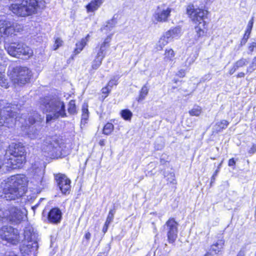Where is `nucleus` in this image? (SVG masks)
I'll use <instances>...</instances> for the list:
<instances>
[{
	"label": "nucleus",
	"instance_id": "obj_48",
	"mask_svg": "<svg viewBox=\"0 0 256 256\" xmlns=\"http://www.w3.org/2000/svg\"><path fill=\"white\" fill-rule=\"evenodd\" d=\"M114 213H115L114 210H110L109 212V213L107 216L106 220L112 222L113 220L114 217Z\"/></svg>",
	"mask_w": 256,
	"mask_h": 256
},
{
	"label": "nucleus",
	"instance_id": "obj_38",
	"mask_svg": "<svg viewBox=\"0 0 256 256\" xmlns=\"http://www.w3.org/2000/svg\"><path fill=\"white\" fill-rule=\"evenodd\" d=\"M38 130L34 128V127L30 128L29 132L28 133V136L31 139L36 138L38 136Z\"/></svg>",
	"mask_w": 256,
	"mask_h": 256
},
{
	"label": "nucleus",
	"instance_id": "obj_64",
	"mask_svg": "<svg viewBox=\"0 0 256 256\" xmlns=\"http://www.w3.org/2000/svg\"><path fill=\"white\" fill-rule=\"evenodd\" d=\"M6 256H16L14 252H9L8 254H6Z\"/></svg>",
	"mask_w": 256,
	"mask_h": 256
},
{
	"label": "nucleus",
	"instance_id": "obj_25",
	"mask_svg": "<svg viewBox=\"0 0 256 256\" xmlns=\"http://www.w3.org/2000/svg\"><path fill=\"white\" fill-rule=\"evenodd\" d=\"M8 75L14 84L16 82V64L12 63L8 67Z\"/></svg>",
	"mask_w": 256,
	"mask_h": 256
},
{
	"label": "nucleus",
	"instance_id": "obj_43",
	"mask_svg": "<svg viewBox=\"0 0 256 256\" xmlns=\"http://www.w3.org/2000/svg\"><path fill=\"white\" fill-rule=\"evenodd\" d=\"M63 41L60 38H58L55 40L54 44V50H56L59 47L62 45Z\"/></svg>",
	"mask_w": 256,
	"mask_h": 256
},
{
	"label": "nucleus",
	"instance_id": "obj_4",
	"mask_svg": "<svg viewBox=\"0 0 256 256\" xmlns=\"http://www.w3.org/2000/svg\"><path fill=\"white\" fill-rule=\"evenodd\" d=\"M15 116L16 112L12 110L10 104L2 110L0 109V126L6 124L9 127L12 124L15 123Z\"/></svg>",
	"mask_w": 256,
	"mask_h": 256
},
{
	"label": "nucleus",
	"instance_id": "obj_31",
	"mask_svg": "<svg viewBox=\"0 0 256 256\" xmlns=\"http://www.w3.org/2000/svg\"><path fill=\"white\" fill-rule=\"evenodd\" d=\"M170 42V40H168V39L166 38L165 34H164V35L160 38L156 44L157 50H162L163 47Z\"/></svg>",
	"mask_w": 256,
	"mask_h": 256
},
{
	"label": "nucleus",
	"instance_id": "obj_26",
	"mask_svg": "<svg viewBox=\"0 0 256 256\" xmlns=\"http://www.w3.org/2000/svg\"><path fill=\"white\" fill-rule=\"evenodd\" d=\"M228 124L229 122L225 120H222L221 121L216 122L214 127V132L216 133L221 132L222 130L226 129Z\"/></svg>",
	"mask_w": 256,
	"mask_h": 256
},
{
	"label": "nucleus",
	"instance_id": "obj_49",
	"mask_svg": "<svg viewBox=\"0 0 256 256\" xmlns=\"http://www.w3.org/2000/svg\"><path fill=\"white\" fill-rule=\"evenodd\" d=\"M25 116H24L23 114L19 118L18 120H16V121H19L20 123L22 124H26V125H28V124L27 123V121L25 119Z\"/></svg>",
	"mask_w": 256,
	"mask_h": 256
},
{
	"label": "nucleus",
	"instance_id": "obj_63",
	"mask_svg": "<svg viewBox=\"0 0 256 256\" xmlns=\"http://www.w3.org/2000/svg\"><path fill=\"white\" fill-rule=\"evenodd\" d=\"M111 222H112V221H110V220H106V221L105 222L104 225L109 226V225H110V224Z\"/></svg>",
	"mask_w": 256,
	"mask_h": 256
},
{
	"label": "nucleus",
	"instance_id": "obj_24",
	"mask_svg": "<svg viewBox=\"0 0 256 256\" xmlns=\"http://www.w3.org/2000/svg\"><path fill=\"white\" fill-rule=\"evenodd\" d=\"M103 2V0H92L86 6L88 12H93L97 10Z\"/></svg>",
	"mask_w": 256,
	"mask_h": 256
},
{
	"label": "nucleus",
	"instance_id": "obj_16",
	"mask_svg": "<svg viewBox=\"0 0 256 256\" xmlns=\"http://www.w3.org/2000/svg\"><path fill=\"white\" fill-rule=\"evenodd\" d=\"M26 150L22 144H17V168H22L26 162Z\"/></svg>",
	"mask_w": 256,
	"mask_h": 256
},
{
	"label": "nucleus",
	"instance_id": "obj_33",
	"mask_svg": "<svg viewBox=\"0 0 256 256\" xmlns=\"http://www.w3.org/2000/svg\"><path fill=\"white\" fill-rule=\"evenodd\" d=\"M0 86L4 88H8L9 86V82L6 78L4 72H0Z\"/></svg>",
	"mask_w": 256,
	"mask_h": 256
},
{
	"label": "nucleus",
	"instance_id": "obj_37",
	"mask_svg": "<svg viewBox=\"0 0 256 256\" xmlns=\"http://www.w3.org/2000/svg\"><path fill=\"white\" fill-rule=\"evenodd\" d=\"M68 112L71 114H74L76 112L75 101L71 100L68 104Z\"/></svg>",
	"mask_w": 256,
	"mask_h": 256
},
{
	"label": "nucleus",
	"instance_id": "obj_32",
	"mask_svg": "<svg viewBox=\"0 0 256 256\" xmlns=\"http://www.w3.org/2000/svg\"><path fill=\"white\" fill-rule=\"evenodd\" d=\"M174 52L172 49H166L165 51L164 60L166 62L173 60L174 57Z\"/></svg>",
	"mask_w": 256,
	"mask_h": 256
},
{
	"label": "nucleus",
	"instance_id": "obj_28",
	"mask_svg": "<svg viewBox=\"0 0 256 256\" xmlns=\"http://www.w3.org/2000/svg\"><path fill=\"white\" fill-rule=\"evenodd\" d=\"M32 172L34 176H37L38 179L42 180L44 174V171L42 168H39L36 164L32 166Z\"/></svg>",
	"mask_w": 256,
	"mask_h": 256
},
{
	"label": "nucleus",
	"instance_id": "obj_9",
	"mask_svg": "<svg viewBox=\"0 0 256 256\" xmlns=\"http://www.w3.org/2000/svg\"><path fill=\"white\" fill-rule=\"evenodd\" d=\"M38 242H22L20 246V251L22 256H36L38 248Z\"/></svg>",
	"mask_w": 256,
	"mask_h": 256
},
{
	"label": "nucleus",
	"instance_id": "obj_5",
	"mask_svg": "<svg viewBox=\"0 0 256 256\" xmlns=\"http://www.w3.org/2000/svg\"><path fill=\"white\" fill-rule=\"evenodd\" d=\"M2 197L6 200H14L16 202V178L14 176H12L10 180L6 184Z\"/></svg>",
	"mask_w": 256,
	"mask_h": 256
},
{
	"label": "nucleus",
	"instance_id": "obj_52",
	"mask_svg": "<svg viewBox=\"0 0 256 256\" xmlns=\"http://www.w3.org/2000/svg\"><path fill=\"white\" fill-rule=\"evenodd\" d=\"M254 48H256V42H253L249 46L248 49L251 52H252L254 51Z\"/></svg>",
	"mask_w": 256,
	"mask_h": 256
},
{
	"label": "nucleus",
	"instance_id": "obj_17",
	"mask_svg": "<svg viewBox=\"0 0 256 256\" xmlns=\"http://www.w3.org/2000/svg\"><path fill=\"white\" fill-rule=\"evenodd\" d=\"M24 240L26 242H38V234L34 232L32 226H28L24 230Z\"/></svg>",
	"mask_w": 256,
	"mask_h": 256
},
{
	"label": "nucleus",
	"instance_id": "obj_1",
	"mask_svg": "<svg viewBox=\"0 0 256 256\" xmlns=\"http://www.w3.org/2000/svg\"><path fill=\"white\" fill-rule=\"evenodd\" d=\"M40 108L44 112H48L46 121L48 122L60 117L66 116L65 106L63 102L58 98H44L40 100Z\"/></svg>",
	"mask_w": 256,
	"mask_h": 256
},
{
	"label": "nucleus",
	"instance_id": "obj_44",
	"mask_svg": "<svg viewBox=\"0 0 256 256\" xmlns=\"http://www.w3.org/2000/svg\"><path fill=\"white\" fill-rule=\"evenodd\" d=\"M196 59V56L194 55H193L192 56H190V57L187 58L186 60L185 66H188L194 62Z\"/></svg>",
	"mask_w": 256,
	"mask_h": 256
},
{
	"label": "nucleus",
	"instance_id": "obj_12",
	"mask_svg": "<svg viewBox=\"0 0 256 256\" xmlns=\"http://www.w3.org/2000/svg\"><path fill=\"white\" fill-rule=\"evenodd\" d=\"M55 179L62 194H66L67 192H69L70 180L66 175L61 174H57L55 176Z\"/></svg>",
	"mask_w": 256,
	"mask_h": 256
},
{
	"label": "nucleus",
	"instance_id": "obj_56",
	"mask_svg": "<svg viewBox=\"0 0 256 256\" xmlns=\"http://www.w3.org/2000/svg\"><path fill=\"white\" fill-rule=\"evenodd\" d=\"M250 35V34H246V32H245L244 35V38L242 39V41L244 42V43L246 42V40H248V39L249 38Z\"/></svg>",
	"mask_w": 256,
	"mask_h": 256
},
{
	"label": "nucleus",
	"instance_id": "obj_36",
	"mask_svg": "<svg viewBox=\"0 0 256 256\" xmlns=\"http://www.w3.org/2000/svg\"><path fill=\"white\" fill-rule=\"evenodd\" d=\"M202 112V108L200 106H196L189 111V114L192 116H199Z\"/></svg>",
	"mask_w": 256,
	"mask_h": 256
},
{
	"label": "nucleus",
	"instance_id": "obj_42",
	"mask_svg": "<svg viewBox=\"0 0 256 256\" xmlns=\"http://www.w3.org/2000/svg\"><path fill=\"white\" fill-rule=\"evenodd\" d=\"M254 17H252L251 20L248 22V24L247 25L246 30V33L248 34H250L254 24Z\"/></svg>",
	"mask_w": 256,
	"mask_h": 256
},
{
	"label": "nucleus",
	"instance_id": "obj_62",
	"mask_svg": "<svg viewBox=\"0 0 256 256\" xmlns=\"http://www.w3.org/2000/svg\"><path fill=\"white\" fill-rule=\"evenodd\" d=\"M16 30H17V32H19L22 30V26L20 25H18V26L17 25Z\"/></svg>",
	"mask_w": 256,
	"mask_h": 256
},
{
	"label": "nucleus",
	"instance_id": "obj_8",
	"mask_svg": "<svg viewBox=\"0 0 256 256\" xmlns=\"http://www.w3.org/2000/svg\"><path fill=\"white\" fill-rule=\"evenodd\" d=\"M32 71L27 67H20L17 70V84L24 85L30 82Z\"/></svg>",
	"mask_w": 256,
	"mask_h": 256
},
{
	"label": "nucleus",
	"instance_id": "obj_58",
	"mask_svg": "<svg viewBox=\"0 0 256 256\" xmlns=\"http://www.w3.org/2000/svg\"><path fill=\"white\" fill-rule=\"evenodd\" d=\"M88 114H82V120H86L88 119Z\"/></svg>",
	"mask_w": 256,
	"mask_h": 256
},
{
	"label": "nucleus",
	"instance_id": "obj_55",
	"mask_svg": "<svg viewBox=\"0 0 256 256\" xmlns=\"http://www.w3.org/2000/svg\"><path fill=\"white\" fill-rule=\"evenodd\" d=\"M250 35V34H246V32H245L244 35V38L242 39V41L244 42V43L246 42V40H248V39L249 38Z\"/></svg>",
	"mask_w": 256,
	"mask_h": 256
},
{
	"label": "nucleus",
	"instance_id": "obj_54",
	"mask_svg": "<svg viewBox=\"0 0 256 256\" xmlns=\"http://www.w3.org/2000/svg\"><path fill=\"white\" fill-rule=\"evenodd\" d=\"M236 164V162L234 158H231L228 160V166H233Z\"/></svg>",
	"mask_w": 256,
	"mask_h": 256
},
{
	"label": "nucleus",
	"instance_id": "obj_30",
	"mask_svg": "<svg viewBox=\"0 0 256 256\" xmlns=\"http://www.w3.org/2000/svg\"><path fill=\"white\" fill-rule=\"evenodd\" d=\"M27 218V210L25 208L22 207L19 210L17 208V222L24 220Z\"/></svg>",
	"mask_w": 256,
	"mask_h": 256
},
{
	"label": "nucleus",
	"instance_id": "obj_29",
	"mask_svg": "<svg viewBox=\"0 0 256 256\" xmlns=\"http://www.w3.org/2000/svg\"><path fill=\"white\" fill-rule=\"evenodd\" d=\"M148 91L149 88L146 84L143 86L140 92L139 96L137 98L138 102H141L144 100L148 95Z\"/></svg>",
	"mask_w": 256,
	"mask_h": 256
},
{
	"label": "nucleus",
	"instance_id": "obj_46",
	"mask_svg": "<svg viewBox=\"0 0 256 256\" xmlns=\"http://www.w3.org/2000/svg\"><path fill=\"white\" fill-rule=\"evenodd\" d=\"M167 178V180L170 183H174L176 180L174 178V174L172 172H170L167 176H166Z\"/></svg>",
	"mask_w": 256,
	"mask_h": 256
},
{
	"label": "nucleus",
	"instance_id": "obj_61",
	"mask_svg": "<svg viewBox=\"0 0 256 256\" xmlns=\"http://www.w3.org/2000/svg\"><path fill=\"white\" fill-rule=\"evenodd\" d=\"M99 144L101 146H104L105 144V140H101L99 142Z\"/></svg>",
	"mask_w": 256,
	"mask_h": 256
},
{
	"label": "nucleus",
	"instance_id": "obj_39",
	"mask_svg": "<svg viewBox=\"0 0 256 256\" xmlns=\"http://www.w3.org/2000/svg\"><path fill=\"white\" fill-rule=\"evenodd\" d=\"M122 116L126 120L130 119L132 116V113L128 110H123L121 112Z\"/></svg>",
	"mask_w": 256,
	"mask_h": 256
},
{
	"label": "nucleus",
	"instance_id": "obj_35",
	"mask_svg": "<svg viewBox=\"0 0 256 256\" xmlns=\"http://www.w3.org/2000/svg\"><path fill=\"white\" fill-rule=\"evenodd\" d=\"M114 128V125L112 123L108 122L104 127L102 133L106 135H109L113 131Z\"/></svg>",
	"mask_w": 256,
	"mask_h": 256
},
{
	"label": "nucleus",
	"instance_id": "obj_10",
	"mask_svg": "<svg viewBox=\"0 0 256 256\" xmlns=\"http://www.w3.org/2000/svg\"><path fill=\"white\" fill-rule=\"evenodd\" d=\"M0 235L3 240L12 244H16V234L14 228L11 226H4L0 230Z\"/></svg>",
	"mask_w": 256,
	"mask_h": 256
},
{
	"label": "nucleus",
	"instance_id": "obj_23",
	"mask_svg": "<svg viewBox=\"0 0 256 256\" xmlns=\"http://www.w3.org/2000/svg\"><path fill=\"white\" fill-rule=\"evenodd\" d=\"M248 62L247 59L242 58L240 60H237L234 64L233 67L230 70V74H232L238 69L240 68H242L246 66Z\"/></svg>",
	"mask_w": 256,
	"mask_h": 256
},
{
	"label": "nucleus",
	"instance_id": "obj_15",
	"mask_svg": "<svg viewBox=\"0 0 256 256\" xmlns=\"http://www.w3.org/2000/svg\"><path fill=\"white\" fill-rule=\"evenodd\" d=\"M32 55V50L24 44H17V58L28 59Z\"/></svg>",
	"mask_w": 256,
	"mask_h": 256
},
{
	"label": "nucleus",
	"instance_id": "obj_2",
	"mask_svg": "<svg viewBox=\"0 0 256 256\" xmlns=\"http://www.w3.org/2000/svg\"><path fill=\"white\" fill-rule=\"evenodd\" d=\"M45 7L44 0H17V16H32L40 12Z\"/></svg>",
	"mask_w": 256,
	"mask_h": 256
},
{
	"label": "nucleus",
	"instance_id": "obj_18",
	"mask_svg": "<svg viewBox=\"0 0 256 256\" xmlns=\"http://www.w3.org/2000/svg\"><path fill=\"white\" fill-rule=\"evenodd\" d=\"M62 218V212L58 208L52 209L48 212V220L49 222L57 224L60 222Z\"/></svg>",
	"mask_w": 256,
	"mask_h": 256
},
{
	"label": "nucleus",
	"instance_id": "obj_60",
	"mask_svg": "<svg viewBox=\"0 0 256 256\" xmlns=\"http://www.w3.org/2000/svg\"><path fill=\"white\" fill-rule=\"evenodd\" d=\"M108 228V226L104 224L102 230L104 234H105L107 232Z\"/></svg>",
	"mask_w": 256,
	"mask_h": 256
},
{
	"label": "nucleus",
	"instance_id": "obj_50",
	"mask_svg": "<svg viewBox=\"0 0 256 256\" xmlns=\"http://www.w3.org/2000/svg\"><path fill=\"white\" fill-rule=\"evenodd\" d=\"M102 90L103 94H106L107 96L111 90V89L107 86L106 87L102 88Z\"/></svg>",
	"mask_w": 256,
	"mask_h": 256
},
{
	"label": "nucleus",
	"instance_id": "obj_57",
	"mask_svg": "<svg viewBox=\"0 0 256 256\" xmlns=\"http://www.w3.org/2000/svg\"><path fill=\"white\" fill-rule=\"evenodd\" d=\"M91 236V234L90 232H87L86 233L84 238L87 240H89Z\"/></svg>",
	"mask_w": 256,
	"mask_h": 256
},
{
	"label": "nucleus",
	"instance_id": "obj_3",
	"mask_svg": "<svg viewBox=\"0 0 256 256\" xmlns=\"http://www.w3.org/2000/svg\"><path fill=\"white\" fill-rule=\"evenodd\" d=\"M186 12L192 20L196 24H198V26H195L198 38L204 36L206 30L204 20L207 14V11L202 8H196L194 5L190 4L188 6Z\"/></svg>",
	"mask_w": 256,
	"mask_h": 256
},
{
	"label": "nucleus",
	"instance_id": "obj_51",
	"mask_svg": "<svg viewBox=\"0 0 256 256\" xmlns=\"http://www.w3.org/2000/svg\"><path fill=\"white\" fill-rule=\"evenodd\" d=\"M256 152V145L254 144L252 147L250 149L248 152L250 154H254Z\"/></svg>",
	"mask_w": 256,
	"mask_h": 256
},
{
	"label": "nucleus",
	"instance_id": "obj_27",
	"mask_svg": "<svg viewBox=\"0 0 256 256\" xmlns=\"http://www.w3.org/2000/svg\"><path fill=\"white\" fill-rule=\"evenodd\" d=\"M224 240H220L211 246L210 251L214 252L215 254H218L224 245Z\"/></svg>",
	"mask_w": 256,
	"mask_h": 256
},
{
	"label": "nucleus",
	"instance_id": "obj_47",
	"mask_svg": "<svg viewBox=\"0 0 256 256\" xmlns=\"http://www.w3.org/2000/svg\"><path fill=\"white\" fill-rule=\"evenodd\" d=\"M118 79L114 78L110 80L108 82V86L111 89L114 86L117 84Z\"/></svg>",
	"mask_w": 256,
	"mask_h": 256
},
{
	"label": "nucleus",
	"instance_id": "obj_45",
	"mask_svg": "<svg viewBox=\"0 0 256 256\" xmlns=\"http://www.w3.org/2000/svg\"><path fill=\"white\" fill-rule=\"evenodd\" d=\"M107 23H108V24H106V27L108 28V29L110 30V29L112 28L116 25V19H114V18H112L110 20H108Z\"/></svg>",
	"mask_w": 256,
	"mask_h": 256
},
{
	"label": "nucleus",
	"instance_id": "obj_41",
	"mask_svg": "<svg viewBox=\"0 0 256 256\" xmlns=\"http://www.w3.org/2000/svg\"><path fill=\"white\" fill-rule=\"evenodd\" d=\"M255 70H256V61H254V59L253 58L252 63L246 68V72L248 73H252Z\"/></svg>",
	"mask_w": 256,
	"mask_h": 256
},
{
	"label": "nucleus",
	"instance_id": "obj_40",
	"mask_svg": "<svg viewBox=\"0 0 256 256\" xmlns=\"http://www.w3.org/2000/svg\"><path fill=\"white\" fill-rule=\"evenodd\" d=\"M7 51L10 56L13 57L16 56V47L14 46L10 45L8 46Z\"/></svg>",
	"mask_w": 256,
	"mask_h": 256
},
{
	"label": "nucleus",
	"instance_id": "obj_22",
	"mask_svg": "<svg viewBox=\"0 0 256 256\" xmlns=\"http://www.w3.org/2000/svg\"><path fill=\"white\" fill-rule=\"evenodd\" d=\"M28 120L27 123L30 124H33L36 122H40L44 118L42 117L36 112H32L28 114Z\"/></svg>",
	"mask_w": 256,
	"mask_h": 256
},
{
	"label": "nucleus",
	"instance_id": "obj_7",
	"mask_svg": "<svg viewBox=\"0 0 256 256\" xmlns=\"http://www.w3.org/2000/svg\"><path fill=\"white\" fill-rule=\"evenodd\" d=\"M165 226L168 241L170 243H174L178 237V223L174 218H170L166 222Z\"/></svg>",
	"mask_w": 256,
	"mask_h": 256
},
{
	"label": "nucleus",
	"instance_id": "obj_19",
	"mask_svg": "<svg viewBox=\"0 0 256 256\" xmlns=\"http://www.w3.org/2000/svg\"><path fill=\"white\" fill-rule=\"evenodd\" d=\"M112 39V36L110 35L105 38L104 41L100 44L98 48V50L97 52L96 55L104 58L106 55V50L110 46V42Z\"/></svg>",
	"mask_w": 256,
	"mask_h": 256
},
{
	"label": "nucleus",
	"instance_id": "obj_20",
	"mask_svg": "<svg viewBox=\"0 0 256 256\" xmlns=\"http://www.w3.org/2000/svg\"><path fill=\"white\" fill-rule=\"evenodd\" d=\"M90 36L88 34L84 38H82L80 42H78L76 44V48L74 50V54L76 55L80 52L83 50L84 47L86 45L88 42L89 41Z\"/></svg>",
	"mask_w": 256,
	"mask_h": 256
},
{
	"label": "nucleus",
	"instance_id": "obj_6",
	"mask_svg": "<svg viewBox=\"0 0 256 256\" xmlns=\"http://www.w3.org/2000/svg\"><path fill=\"white\" fill-rule=\"evenodd\" d=\"M6 164L8 170H11L16 168V144L12 143L6 149L5 154Z\"/></svg>",
	"mask_w": 256,
	"mask_h": 256
},
{
	"label": "nucleus",
	"instance_id": "obj_34",
	"mask_svg": "<svg viewBox=\"0 0 256 256\" xmlns=\"http://www.w3.org/2000/svg\"><path fill=\"white\" fill-rule=\"evenodd\" d=\"M103 59V58L96 56L94 60H93L92 62V68L94 70L98 69L99 68V66L101 65Z\"/></svg>",
	"mask_w": 256,
	"mask_h": 256
},
{
	"label": "nucleus",
	"instance_id": "obj_11",
	"mask_svg": "<svg viewBox=\"0 0 256 256\" xmlns=\"http://www.w3.org/2000/svg\"><path fill=\"white\" fill-rule=\"evenodd\" d=\"M60 148V146L58 140L55 138H49L44 142L42 150L50 155L54 156V154L58 152Z\"/></svg>",
	"mask_w": 256,
	"mask_h": 256
},
{
	"label": "nucleus",
	"instance_id": "obj_53",
	"mask_svg": "<svg viewBox=\"0 0 256 256\" xmlns=\"http://www.w3.org/2000/svg\"><path fill=\"white\" fill-rule=\"evenodd\" d=\"M82 111V114H88V106H86V107L84 106H83Z\"/></svg>",
	"mask_w": 256,
	"mask_h": 256
},
{
	"label": "nucleus",
	"instance_id": "obj_13",
	"mask_svg": "<svg viewBox=\"0 0 256 256\" xmlns=\"http://www.w3.org/2000/svg\"><path fill=\"white\" fill-rule=\"evenodd\" d=\"M28 178L24 174H17V196H22L27 191Z\"/></svg>",
	"mask_w": 256,
	"mask_h": 256
},
{
	"label": "nucleus",
	"instance_id": "obj_21",
	"mask_svg": "<svg viewBox=\"0 0 256 256\" xmlns=\"http://www.w3.org/2000/svg\"><path fill=\"white\" fill-rule=\"evenodd\" d=\"M164 34L166 38L170 42L174 38L180 36L181 34V29L180 27H176L166 32Z\"/></svg>",
	"mask_w": 256,
	"mask_h": 256
},
{
	"label": "nucleus",
	"instance_id": "obj_59",
	"mask_svg": "<svg viewBox=\"0 0 256 256\" xmlns=\"http://www.w3.org/2000/svg\"><path fill=\"white\" fill-rule=\"evenodd\" d=\"M245 76V74L243 72H239L237 74V78H244Z\"/></svg>",
	"mask_w": 256,
	"mask_h": 256
},
{
	"label": "nucleus",
	"instance_id": "obj_14",
	"mask_svg": "<svg viewBox=\"0 0 256 256\" xmlns=\"http://www.w3.org/2000/svg\"><path fill=\"white\" fill-rule=\"evenodd\" d=\"M170 12L171 8L164 6H159L154 14V18L158 22H165L167 21Z\"/></svg>",
	"mask_w": 256,
	"mask_h": 256
}]
</instances>
